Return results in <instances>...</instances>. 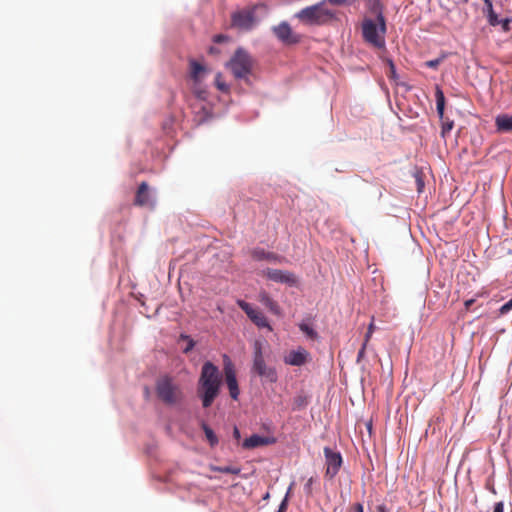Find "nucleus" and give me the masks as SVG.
Returning <instances> with one entry per match:
<instances>
[{"instance_id": "1", "label": "nucleus", "mask_w": 512, "mask_h": 512, "mask_svg": "<svg viewBox=\"0 0 512 512\" xmlns=\"http://www.w3.org/2000/svg\"><path fill=\"white\" fill-rule=\"evenodd\" d=\"M221 386V375L216 365L205 362L201 369L198 381V396L202 400V406L208 408L218 396Z\"/></svg>"}, {"instance_id": "2", "label": "nucleus", "mask_w": 512, "mask_h": 512, "mask_svg": "<svg viewBox=\"0 0 512 512\" xmlns=\"http://www.w3.org/2000/svg\"><path fill=\"white\" fill-rule=\"evenodd\" d=\"M363 40L370 46L385 48L386 20L382 12L375 19L364 18L361 25Z\"/></svg>"}, {"instance_id": "3", "label": "nucleus", "mask_w": 512, "mask_h": 512, "mask_svg": "<svg viewBox=\"0 0 512 512\" xmlns=\"http://www.w3.org/2000/svg\"><path fill=\"white\" fill-rule=\"evenodd\" d=\"M157 398L168 406L180 403L183 399V391L174 377L164 374L157 378L155 383Z\"/></svg>"}, {"instance_id": "4", "label": "nucleus", "mask_w": 512, "mask_h": 512, "mask_svg": "<svg viewBox=\"0 0 512 512\" xmlns=\"http://www.w3.org/2000/svg\"><path fill=\"white\" fill-rule=\"evenodd\" d=\"M251 371L265 382L275 383L278 380L277 371L274 367L267 365L263 355L262 343L258 340H256L253 345V364Z\"/></svg>"}, {"instance_id": "5", "label": "nucleus", "mask_w": 512, "mask_h": 512, "mask_svg": "<svg viewBox=\"0 0 512 512\" xmlns=\"http://www.w3.org/2000/svg\"><path fill=\"white\" fill-rule=\"evenodd\" d=\"M227 67L231 70L236 79L247 80L252 72L253 59L245 50L238 48L227 63Z\"/></svg>"}, {"instance_id": "6", "label": "nucleus", "mask_w": 512, "mask_h": 512, "mask_svg": "<svg viewBox=\"0 0 512 512\" xmlns=\"http://www.w3.org/2000/svg\"><path fill=\"white\" fill-rule=\"evenodd\" d=\"M275 37L285 45H294L301 41V36L294 32L290 24L286 21L280 22L272 27Z\"/></svg>"}, {"instance_id": "7", "label": "nucleus", "mask_w": 512, "mask_h": 512, "mask_svg": "<svg viewBox=\"0 0 512 512\" xmlns=\"http://www.w3.org/2000/svg\"><path fill=\"white\" fill-rule=\"evenodd\" d=\"M231 23L233 27L241 30H251L255 23V9H243L236 11L231 16Z\"/></svg>"}, {"instance_id": "8", "label": "nucleus", "mask_w": 512, "mask_h": 512, "mask_svg": "<svg viewBox=\"0 0 512 512\" xmlns=\"http://www.w3.org/2000/svg\"><path fill=\"white\" fill-rule=\"evenodd\" d=\"M324 454H325V466H326L325 476L327 478L332 479L339 472V470L343 464V458L339 451H335L328 447L324 448Z\"/></svg>"}, {"instance_id": "9", "label": "nucleus", "mask_w": 512, "mask_h": 512, "mask_svg": "<svg viewBox=\"0 0 512 512\" xmlns=\"http://www.w3.org/2000/svg\"><path fill=\"white\" fill-rule=\"evenodd\" d=\"M225 381L232 399L237 400L240 394L234 365L227 355L223 357Z\"/></svg>"}, {"instance_id": "10", "label": "nucleus", "mask_w": 512, "mask_h": 512, "mask_svg": "<svg viewBox=\"0 0 512 512\" xmlns=\"http://www.w3.org/2000/svg\"><path fill=\"white\" fill-rule=\"evenodd\" d=\"M312 360L311 354L303 347L289 350L283 355V362L289 366L301 367Z\"/></svg>"}, {"instance_id": "11", "label": "nucleus", "mask_w": 512, "mask_h": 512, "mask_svg": "<svg viewBox=\"0 0 512 512\" xmlns=\"http://www.w3.org/2000/svg\"><path fill=\"white\" fill-rule=\"evenodd\" d=\"M237 304L256 326L260 328H268L269 330L272 329L267 318L260 310L253 308L244 300H238Z\"/></svg>"}, {"instance_id": "12", "label": "nucleus", "mask_w": 512, "mask_h": 512, "mask_svg": "<svg viewBox=\"0 0 512 512\" xmlns=\"http://www.w3.org/2000/svg\"><path fill=\"white\" fill-rule=\"evenodd\" d=\"M300 23L306 26L320 24V3L306 7L294 15Z\"/></svg>"}, {"instance_id": "13", "label": "nucleus", "mask_w": 512, "mask_h": 512, "mask_svg": "<svg viewBox=\"0 0 512 512\" xmlns=\"http://www.w3.org/2000/svg\"><path fill=\"white\" fill-rule=\"evenodd\" d=\"M435 97L437 113L442 120L441 134L443 137H445V135L452 130L454 123L450 120H444L445 96L443 91L438 86L436 87Z\"/></svg>"}, {"instance_id": "14", "label": "nucleus", "mask_w": 512, "mask_h": 512, "mask_svg": "<svg viewBox=\"0 0 512 512\" xmlns=\"http://www.w3.org/2000/svg\"><path fill=\"white\" fill-rule=\"evenodd\" d=\"M276 443V438L273 436H260L253 434L246 438L242 443L244 449L250 450L260 446H268Z\"/></svg>"}, {"instance_id": "15", "label": "nucleus", "mask_w": 512, "mask_h": 512, "mask_svg": "<svg viewBox=\"0 0 512 512\" xmlns=\"http://www.w3.org/2000/svg\"><path fill=\"white\" fill-rule=\"evenodd\" d=\"M134 204L136 206H140V207H143V206L154 207V201L151 197V194L149 191V186H148L147 182L140 183V185L136 191Z\"/></svg>"}, {"instance_id": "16", "label": "nucleus", "mask_w": 512, "mask_h": 512, "mask_svg": "<svg viewBox=\"0 0 512 512\" xmlns=\"http://www.w3.org/2000/svg\"><path fill=\"white\" fill-rule=\"evenodd\" d=\"M266 275L274 282L285 283L291 286L297 282L294 274L279 269H268Z\"/></svg>"}, {"instance_id": "17", "label": "nucleus", "mask_w": 512, "mask_h": 512, "mask_svg": "<svg viewBox=\"0 0 512 512\" xmlns=\"http://www.w3.org/2000/svg\"><path fill=\"white\" fill-rule=\"evenodd\" d=\"M207 69L195 60L190 61V77L193 83L201 84L205 77Z\"/></svg>"}, {"instance_id": "18", "label": "nucleus", "mask_w": 512, "mask_h": 512, "mask_svg": "<svg viewBox=\"0 0 512 512\" xmlns=\"http://www.w3.org/2000/svg\"><path fill=\"white\" fill-rule=\"evenodd\" d=\"M194 113L197 115L199 122H203L210 118L211 108L204 103V101L198 100L191 104Z\"/></svg>"}, {"instance_id": "19", "label": "nucleus", "mask_w": 512, "mask_h": 512, "mask_svg": "<svg viewBox=\"0 0 512 512\" xmlns=\"http://www.w3.org/2000/svg\"><path fill=\"white\" fill-rule=\"evenodd\" d=\"M258 299L270 312H272L275 315L280 314L279 305L269 296L267 292H260Z\"/></svg>"}, {"instance_id": "20", "label": "nucleus", "mask_w": 512, "mask_h": 512, "mask_svg": "<svg viewBox=\"0 0 512 512\" xmlns=\"http://www.w3.org/2000/svg\"><path fill=\"white\" fill-rule=\"evenodd\" d=\"M498 131L510 132L512 130V116L499 115L495 120Z\"/></svg>"}, {"instance_id": "21", "label": "nucleus", "mask_w": 512, "mask_h": 512, "mask_svg": "<svg viewBox=\"0 0 512 512\" xmlns=\"http://www.w3.org/2000/svg\"><path fill=\"white\" fill-rule=\"evenodd\" d=\"M484 5L483 14L487 17L488 23L491 26H498L499 18L494 12L492 1Z\"/></svg>"}, {"instance_id": "22", "label": "nucleus", "mask_w": 512, "mask_h": 512, "mask_svg": "<svg viewBox=\"0 0 512 512\" xmlns=\"http://www.w3.org/2000/svg\"><path fill=\"white\" fill-rule=\"evenodd\" d=\"M201 427L205 433L206 439L209 442L210 446L215 447L218 444L219 440L214 431L205 422L201 424Z\"/></svg>"}, {"instance_id": "23", "label": "nucleus", "mask_w": 512, "mask_h": 512, "mask_svg": "<svg viewBox=\"0 0 512 512\" xmlns=\"http://www.w3.org/2000/svg\"><path fill=\"white\" fill-rule=\"evenodd\" d=\"M192 91H193L194 95L196 96L197 101L198 100L205 101L207 99L208 92H207L206 88L202 86V83L201 84L193 83Z\"/></svg>"}, {"instance_id": "24", "label": "nucleus", "mask_w": 512, "mask_h": 512, "mask_svg": "<svg viewBox=\"0 0 512 512\" xmlns=\"http://www.w3.org/2000/svg\"><path fill=\"white\" fill-rule=\"evenodd\" d=\"M252 256L254 259L256 260H264V259H267V260H274L276 257L274 256V254L272 253H267L265 252L264 250L262 249H255L253 250L252 252Z\"/></svg>"}, {"instance_id": "25", "label": "nucleus", "mask_w": 512, "mask_h": 512, "mask_svg": "<svg viewBox=\"0 0 512 512\" xmlns=\"http://www.w3.org/2000/svg\"><path fill=\"white\" fill-rule=\"evenodd\" d=\"M337 11L329 10L322 6V24L326 22H331L337 20Z\"/></svg>"}, {"instance_id": "26", "label": "nucleus", "mask_w": 512, "mask_h": 512, "mask_svg": "<svg viewBox=\"0 0 512 512\" xmlns=\"http://www.w3.org/2000/svg\"><path fill=\"white\" fill-rule=\"evenodd\" d=\"M300 330L306 335L309 339H315L317 337V333L312 329V327L308 323L299 324Z\"/></svg>"}, {"instance_id": "27", "label": "nucleus", "mask_w": 512, "mask_h": 512, "mask_svg": "<svg viewBox=\"0 0 512 512\" xmlns=\"http://www.w3.org/2000/svg\"><path fill=\"white\" fill-rule=\"evenodd\" d=\"M215 86L221 92H228L229 91V86L223 80V76H222L221 73H217V75L215 77Z\"/></svg>"}, {"instance_id": "28", "label": "nucleus", "mask_w": 512, "mask_h": 512, "mask_svg": "<svg viewBox=\"0 0 512 512\" xmlns=\"http://www.w3.org/2000/svg\"><path fill=\"white\" fill-rule=\"evenodd\" d=\"M388 71L386 72V75L389 79L394 80L396 83H398V75L396 73V67L392 60H388Z\"/></svg>"}, {"instance_id": "29", "label": "nucleus", "mask_w": 512, "mask_h": 512, "mask_svg": "<svg viewBox=\"0 0 512 512\" xmlns=\"http://www.w3.org/2000/svg\"><path fill=\"white\" fill-rule=\"evenodd\" d=\"M445 59V55H442L439 58L428 60L424 63V65L428 68L436 69Z\"/></svg>"}, {"instance_id": "30", "label": "nucleus", "mask_w": 512, "mask_h": 512, "mask_svg": "<svg viewBox=\"0 0 512 512\" xmlns=\"http://www.w3.org/2000/svg\"><path fill=\"white\" fill-rule=\"evenodd\" d=\"M215 470L218 471V472H221V473H226V474H238V473H240V469L239 468H235V467H232V466L218 467Z\"/></svg>"}, {"instance_id": "31", "label": "nucleus", "mask_w": 512, "mask_h": 512, "mask_svg": "<svg viewBox=\"0 0 512 512\" xmlns=\"http://www.w3.org/2000/svg\"><path fill=\"white\" fill-rule=\"evenodd\" d=\"M181 338H182V339H185V340H187V341H188V344H187V345H186V347L183 349V352H184V353H188V352H190V351L194 348V346H195V342H194V340H193V339H191V338H190L189 336H187V335H181Z\"/></svg>"}, {"instance_id": "32", "label": "nucleus", "mask_w": 512, "mask_h": 512, "mask_svg": "<svg viewBox=\"0 0 512 512\" xmlns=\"http://www.w3.org/2000/svg\"><path fill=\"white\" fill-rule=\"evenodd\" d=\"M355 0H322V5L329 3L332 5H347L353 3Z\"/></svg>"}, {"instance_id": "33", "label": "nucleus", "mask_w": 512, "mask_h": 512, "mask_svg": "<svg viewBox=\"0 0 512 512\" xmlns=\"http://www.w3.org/2000/svg\"><path fill=\"white\" fill-rule=\"evenodd\" d=\"M510 19L506 18L503 20H499V24L502 28L503 32H508L510 30Z\"/></svg>"}, {"instance_id": "34", "label": "nucleus", "mask_w": 512, "mask_h": 512, "mask_svg": "<svg viewBox=\"0 0 512 512\" xmlns=\"http://www.w3.org/2000/svg\"><path fill=\"white\" fill-rule=\"evenodd\" d=\"M510 310H512V298L508 302H506L504 305L501 306L500 313L506 314Z\"/></svg>"}, {"instance_id": "35", "label": "nucleus", "mask_w": 512, "mask_h": 512, "mask_svg": "<svg viewBox=\"0 0 512 512\" xmlns=\"http://www.w3.org/2000/svg\"><path fill=\"white\" fill-rule=\"evenodd\" d=\"M416 184H417V191L419 193H421L424 188V181L419 174H416Z\"/></svg>"}, {"instance_id": "36", "label": "nucleus", "mask_w": 512, "mask_h": 512, "mask_svg": "<svg viewBox=\"0 0 512 512\" xmlns=\"http://www.w3.org/2000/svg\"><path fill=\"white\" fill-rule=\"evenodd\" d=\"M366 348H367V345L366 344H362L359 352H358V355H357V362H361L364 357H365V351H366Z\"/></svg>"}, {"instance_id": "37", "label": "nucleus", "mask_w": 512, "mask_h": 512, "mask_svg": "<svg viewBox=\"0 0 512 512\" xmlns=\"http://www.w3.org/2000/svg\"><path fill=\"white\" fill-rule=\"evenodd\" d=\"M227 40H228V37L226 35H223V34L215 35L214 38H213V41L215 43H222V42H225Z\"/></svg>"}, {"instance_id": "38", "label": "nucleus", "mask_w": 512, "mask_h": 512, "mask_svg": "<svg viewBox=\"0 0 512 512\" xmlns=\"http://www.w3.org/2000/svg\"><path fill=\"white\" fill-rule=\"evenodd\" d=\"M287 507H288L287 498H284L282 500L281 504L279 505V508H278L277 512H286L287 511Z\"/></svg>"}, {"instance_id": "39", "label": "nucleus", "mask_w": 512, "mask_h": 512, "mask_svg": "<svg viewBox=\"0 0 512 512\" xmlns=\"http://www.w3.org/2000/svg\"><path fill=\"white\" fill-rule=\"evenodd\" d=\"M503 511H504L503 503L502 502L496 503L494 506L493 512H503Z\"/></svg>"}, {"instance_id": "40", "label": "nucleus", "mask_w": 512, "mask_h": 512, "mask_svg": "<svg viewBox=\"0 0 512 512\" xmlns=\"http://www.w3.org/2000/svg\"><path fill=\"white\" fill-rule=\"evenodd\" d=\"M372 334H373V333H370V332L367 330V332H366V334H365V336H364V341H363V343H362V344H366V345H368L369 341L371 340Z\"/></svg>"}, {"instance_id": "41", "label": "nucleus", "mask_w": 512, "mask_h": 512, "mask_svg": "<svg viewBox=\"0 0 512 512\" xmlns=\"http://www.w3.org/2000/svg\"><path fill=\"white\" fill-rule=\"evenodd\" d=\"M375 329H376V326H375V324H374V317H372V321L370 322V324H369V326H368V329H367V330H368L370 333H374Z\"/></svg>"}, {"instance_id": "42", "label": "nucleus", "mask_w": 512, "mask_h": 512, "mask_svg": "<svg viewBox=\"0 0 512 512\" xmlns=\"http://www.w3.org/2000/svg\"><path fill=\"white\" fill-rule=\"evenodd\" d=\"M353 508L355 512H364L363 505L361 503H356Z\"/></svg>"}, {"instance_id": "43", "label": "nucleus", "mask_w": 512, "mask_h": 512, "mask_svg": "<svg viewBox=\"0 0 512 512\" xmlns=\"http://www.w3.org/2000/svg\"><path fill=\"white\" fill-rule=\"evenodd\" d=\"M233 436L235 439L239 440L240 439V431L237 427H234V430H233Z\"/></svg>"}, {"instance_id": "44", "label": "nucleus", "mask_w": 512, "mask_h": 512, "mask_svg": "<svg viewBox=\"0 0 512 512\" xmlns=\"http://www.w3.org/2000/svg\"><path fill=\"white\" fill-rule=\"evenodd\" d=\"M377 512H388V509H387V507L384 504L378 505L377 506Z\"/></svg>"}, {"instance_id": "45", "label": "nucleus", "mask_w": 512, "mask_h": 512, "mask_svg": "<svg viewBox=\"0 0 512 512\" xmlns=\"http://www.w3.org/2000/svg\"><path fill=\"white\" fill-rule=\"evenodd\" d=\"M311 484H312V478H310L305 485V490L307 491V493H310V491H311Z\"/></svg>"}, {"instance_id": "46", "label": "nucleus", "mask_w": 512, "mask_h": 512, "mask_svg": "<svg viewBox=\"0 0 512 512\" xmlns=\"http://www.w3.org/2000/svg\"><path fill=\"white\" fill-rule=\"evenodd\" d=\"M474 303L473 299L465 301V307L466 309H469V307Z\"/></svg>"}, {"instance_id": "47", "label": "nucleus", "mask_w": 512, "mask_h": 512, "mask_svg": "<svg viewBox=\"0 0 512 512\" xmlns=\"http://www.w3.org/2000/svg\"><path fill=\"white\" fill-rule=\"evenodd\" d=\"M209 52H210V53H216V52H217V50H216L214 47H210Z\"/></svg>"}, {"instance_id": "48", "label": "nucleus", "mask_w": 512, "mask_h": 512, "mask_svg": "<svg viewBox=\"0 0 512 512\" xmlns=\"http://www.w3.org/2000/svg\"><path fill=\"white\" fill-rule=\"evenodd\" d=\"M484 4L491 2V0H483Z\"/></svg>"}, {"instance_id": "49", "label": "nucleus", "mask_w": 512, "mask_h": 512, "mask_svg": "<svg viewBox=\"0 0 512 512\" xmlns=\"http://www.w3.org/2000/svg\"><path fill=\"white\" fill-rule=\"evenodd\" d=\"M463 2H464V3H467V2H468V0H463Z\"/></svg>"}]
</instances>
